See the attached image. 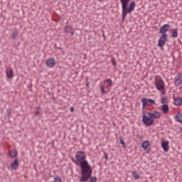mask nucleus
I'll use <instances>...</instances> for the list:
<instances>
[{"mask_svg":"<svg viewBox=\"0 0 182 182\" xmlns=\"http://www.w3.org/2000/svg\"><path fill=\"white\" fill-rule=\"evenodd\" d=\"M75 159L80 163L81 168V182H87L92 176V169L88 161L86 160V155L83 151H78L75 154Z\"/></svg>","mask_w":182,"mask_h":182,"instance_id":"nucleus-1","label":"nucleus"},{"mask_svg":"<svg viewBox=\"0 0 182 182\" xmlns=\"http://www.w3.org/2000/svg\"><path fill=\"white\" fill-rule=\"evenodd\" d=\"M113 82L111 79H107L104 80V84L100 85V89L101 90V92L102 94H107L110 91L111 87L112 86Z\"/></svg>","mask_w":182,"mask_h":182,"instance_id":"nucleus-2","label":"nucleus"},{"mask_svg":"<svg viewBox=\"0 0 182 182\" xmlns=\"http://www.w3.org/2000/svg\"><path fill=\"white\" fill-rule=\"evenodd\" d=\"M155 85H156V89L160 92H161L162 95H165V92H164V88H165L164 82L159 76L155 77Z\"/></svg>","mask_w":182,"mask_h":182,"instance_id":"nucleus-3","label":"nucleus"},{"mask_svg":"<svg viewBox=\"0 0 182 182\" xmlns=\"http://www.w3.org/2000/svg\"><path fill=\"white\" fill-rule=\"evenodd\" d=\"M135 7H136V4L134 1H132L129 4L128 10L122 9V21H125V18L127 14H132V12L134 11Z\"/></svg>","mask_w":182,"mask_h":182,"instance_id":"nucleus-4","label":"nucleus"},{"mask_svg":"<svg viewBox=\"0 0 182 182\" xmlns=\"http://www.w3.org/2000/svg\"><path fill=\"white\" fill-rule=\"evenodd\" d=\"M142 122L147 127L151 126L154 122V119L148 114V112L144 113Z\"/></svg>","mask_w":182,"mask_h":182,"instance_id":"nucleus-5","label":"nucleus"},{"mask_svg":"<svg viewBox=\"0 0 182 182\" xmlns=\"http://www.w3.org/2000/svg\"><path fill=\"white\" fill-rule=\"evenodd\" d=\"M167 39H168V35L167 34L162 35V36H161L159 38V39L158 40V46L159 48H163L165 46V44L167 41Z\"/></svg>","mask_w":182,"mask_h":182,"instance_id":"nucleus-6","label":"nucleus"},{"mask_svg":"<svg viewBox=\"0 0 182 182\" xmlns=\"http://www.w3.org/2000/svg\"><path fill=\"white\" fill-rule=\"evenodd\" d=\"M147 115H149V117L152 118L154 120L160 119L161 117V113L159 111H154L153 112H147Z\"/></svg>","mask_w":182,"mask_h":182,"instance_id":"nucleus-7","label":"nucleus"},{"mask_svg":"<svg viewBox=\"0 0 182 182\" xmlns=\"http://www.w3.org/2000/svg\"><path fill=\"white\" fill-rule=\"evenodd\" d=\"M46 65L48 68H53L56 65V60L54 58H48Z\"/></svg>","mask_w":182,"mask_h":182,"instance_id":"nucleus-8","label":"nucleus"},{"mask_svg":"<svg viewBox=\"0 0 182 182\" xmlns=\"http://www.w3.org/2000/svg\"><path fill=\"white\" fill-rule=\"evenodd\" d=\"M141 102H142L143 108H144L146 106L156 104L155 100L152 99H146V98H142Z\"/></svg>","mask_w":182,"mask_h":182,"instance_id":"nucleus-9","label":"nucleus"},{"mask_svg":"<svg viewBox=\"0 0 182 182\" xmlns=\"http://www.w3.org/2000/svg\"><path fill=\"white\" fill-rule=\"evenodd\" d=\"M169 28L170 26L168 24H164L160 28L159 33H161L162 36L166 35V33L168 31Z\"/></svg>","mask_w":182,"mask_h":182,"instance_id":"nucleus-10","label":"nucleus"},{"mask_svg":"<svg viewBox=\"0 0 182 182\" xmlns=\"http://www.w3.org/2000/svg\"><path fill=\"white\" fill-rule=\"evenodd\" d=\"M161 147L165 152H168L169 151V141L167 140H161Z\"/></svg>","mask_w":182,"mask_h":182,"instance_id":"nucleus-11","label":"nucleus"},{"mask_svg":"<svg viewBox=\"0 0 182 182\" xmlns=\"http://www.w3.org/2000/svg\"><path fill=\"white\" fill-rule=\"evenodd\" d=\"M174 83L176 86L182 85V74L178 73L175 77Z\"/></svg>","mask_w":182,"mask_h":182,"instance_id":"nucleus-12","label":"nucleus"},{"mask_svg":"<svg viewBox=\"0 0 182 182\" xmlns=\"http://www.w3.org/2000/svg\"><path fill=\"white\" fill-rule=\"evenodd\" d=\"M6 74L8 79H13L14 77V70L11 68H7Z\"/></svg>","mask_w":182,"mask_h":182,"instance_id":"nucleus-13","label":"nucleus"},{"mask_svg":"<svg viewBox=\"0 0 182 182\" xmlns=\"http://www.w3.org/2000/svg\"><path fill=\"white\" fill-rule=\"evenodd\" d=\"M130 0H120V4H122V10H129L127 8Z\"/></svg>","mask_w":182,"mask_h":182,"instance_id":"nucleus-14","label":"nucleus"},{"mask_svg":"<svg viewBox=\"0 0 182 182\" xmlns=\"http://www.w3.org/2000/svg\"><path fill=\"white\" fill-rule=\"evenodd\" d=\"M64 33L65 34L71 33V36H73L75 33L73 31V27L71 26L67 25L64 27Z\"/></svg>","mask_w":182,"mask_h":182,"instance_id":"nucleus-15","label":"nucleus"},{"mask_svg":"<svg viewBox=\"0 0 182 182\" xmlns=\"http://www.w3.org/2000/svg\"><path fill=\"white\" fill-rule=\"evenodd\" d=\"M19 167V160L18 159H16L14 162L11 163V168L13 170H17Z\"/></svg>","mask_w":182,"mask_h":182,"instance_id":"nucleus-16","label":"nucleus"},{"mask_svg":"<svg viewBox=\"0 0 182 182\" xmlns=\"http://www.w3.org/2000/svg\"><path fill=\"white\" fill-rule=\"evenodd\" d=\"M18 151L16 149L10 150L9 152V156L11 159H14L17 156Z\"/></svg>","mask_w":182,"mask_h":182,"instance_id":"nucleus-17","label":"nucleus"},{"mask_svg":"<svg viewBox=\"0 0 182 182\" xmlns=\"http://www.w3.org/2000/svg\"><path fill=\"white\" fill-rule=\"evenodd\" d=\"M161 110L162 113L164 114H168V112H169L168 105H163L161 106Z\"/></svg>","mask_w":182,"mask_h":182,"instance_id":"nucleus-18","label":"nucleus"},{"mask_svg":"<svg viewBox=\"0 0 182 182\" xmlns=\"http://www.w3.org/2000/svg\"><path fill=\"white\" fill-rule=\"evenodd\" d=\"M174 104L176 106H181L182 105V96L178 97L174 100Z\"/></svg>","mask_w":182,"mask_h":182,"instance_id":"nucleus-19","label":"nucleus"},{"mask_svg":"<svg viewBox=\"0 0 182 182\" xmlns=\"http://www.w3.org/2000/svg\"><path fill=\"white\" fill-rule=\"evenodd\" d=\"M150 146V142L149 141H144L142 144H141V148L144 150H147L148 148Z\"/></svg>","mask_w":182,"mask_h":182,"instance_id":"nucleus-20","label":"nucleus"},{"mask_svg":"<svg viewBox=\"0 0 182 182\" xmlns=\"http://www.w3.org/2000/svg\"><path fill=\"white\" fill-rule=\"evenodd\" d=\"M176 120L182 124V114L178 113L176 116Z\"/></svg>","mask_w":182,"mask_h":182,"instance_id":"nucleus-21","label":"nucleus"},{"mask_svg":"<svg viewBox=\"0 0 182 182\" xmlns=\"http://www.w3.org/2000/svg\"><path fill=\"white\" fill-rule=\"evenodd\" d=\"M171 36H172V38H174L178 37V29L177 28L173 29Z\"/></svg>","mask_w":182,"mask_h":182,"instance_id":"nucleus-22","label":"nucleus"},{"mask_svg":"<svg viewBox=\"0 0 182 182\" xmlns=\"http://www.w3.org/2000/svg\"><path fill=\"white\" fill-rule=\"evenodd\" d=\"M132 176L135 178V179H139V174L137 173V172H136V171H132Z\"/></svg>","mask_w":182,"mask_h":182,"instance_id":"nucleus-23","label":"nucleus"},{"mask_svg":"<svg viewBox=\"0 0 182 182\" xmlns=\"http://www.w3.org/2000/svg\"><path fill=\"white\" fill-rule=\"evenodd\" d=\"M18 32L17 31H14L13 34H12V38L14 40H16L17 36H18Z\"/></svg>","mask_w":182,"mask_h":182,"instance_id":"nucleus-24","label":"nucleus"},{"mask_svg":"<svg viewBox=\"0 0 182 182\" xmlns=\"http://www.w3.org/2000/svg\"><path fill=\"white\" fill-rule=\"evenodd\" d=\"M54 182H62V178L60 176H55L54 178Z\"/></svg>","mask_w":182,"mask_h":182,"instance_id":"nucleus-25","label":"nucleus"},{"mask_svg":"<svg viewBox=\"0 0 182 182\" xmlns=\"http://www.w3.org/2000/svg\"><path fill=\"white\" fill-rule=\"evenodd\" d=\"M119 141H120V144L122 145L123 148H126V144H125L124 139H120Z\"/></svg>","mask_w":182,"mask_h":182,"instance_id":"nucleus-26","label":"nucleus"},{"mask_svg":"<svg viewBox=\"0 0 182 182\" xmlns=\"http://www.w3.org/2000/svg\"><path fill=\"white\" fill-rule=\"evenodd\" d=\"M161 102L162 104H166L167 102V98L166 97H162L161 100Z\"/></svg>","mask_w":182,"mask_h":182,"instance_id":"nucleus-27","label":"nucleus"},{"mask_svg":"<svg viewBox=\"0 0 182 182\" xmlns=\"http://www.w3.org/2000/svg\"><path fill=\"white\" fill-rule=\"evenodd\" d=\"M97 180L96 176L91 177V180H90V182H96Z\"/></svg>","mask_w":182,"mask_h":182,"instance_id":"nucleus-28","label":"nucleus"},{"mask_svg":"<svg viewBox=\"0 0 182 182\" xmlns=\"http://www.w3.org/2000/svg\"><path fill=\"white\" fill-rule=\"evenodd\" d=\"M70 110L71 111V112H75V109L73 107H71V108L70 109Z\"/></svg>","mask_w":182,"mask_h":182,"instance_id":"nucleus-29","label":"nucleus"},{"mask_svg":"<svg viewBox=\"0 0 182 182\" xmlns=\"http://www.w3.org/2000/svg\"><path fill=\"white\" fill-rule=\"evenodd\" d=\"M35 114H36V116L40 115V112H39L38 110L36 111V113H35Z\"/></svg>","mask_w":182,"mask_h":182,"instance_id":"nucleus-30","label":"nucleus"},{"mask_svg":"<svg viewBox=\"0 0 182 182\" xmlns=\"http://www.w3.org/2000/svg\"><path fill=\"white\" fill-rule=\"evenodd\" d=\"M112 65H114V66L116 65V62L114 61V60H112Z\"/></svg>","mask_w":182,"mask_h":182,"instance_id":"nucleus-31","label":"nucleus"},{"mask_svg":"<svg viewBox=\"0 0 182 182\" xmlns=\"http://www.w3.org/2000/svg\"><path fill=\"white\" fill-rule=\"evenodd\" d=\"M85 85H86L87 87H89L90 83H89L88 82H87V84H85Z\"/></svg>","mask_w":182,"mask_h":182,"instance_id":"nucleus-32","label":"nucleus"},{"mask_svg":"<svg viewBox=\"0 0 182 182\" xmlns=\"http://www.w3.org/2000/svg\"><path fill=\"white\" fill-rule=\"evenodd\" d=\"M63 1H66V0H63Z\"/></svg>","mask_w":182,"mask_h":182,"instance_id":"nucleus-33","label":"nucleus"},{"mask_svg":"<svg viewBox=\"0 0 182 182\" xmlns=\"http://www.w3.org/2000/svg\"><path fill=\"white\" fill-rule=\"evenodd\" d=\"M100 1H102L103 0H99Z\"/></svg>","mask_w":182,"mask_h":182,"instance_id":"nucleus-34","label":"nucleus"},{"mask_svg":"<svg viewBox=\"0 0 182 182\" xmlns=\"http://www.w3.org/2000/svg\"><path fill=\"white\" fill-rule=\"evenodd\" d=\"M181 133H182V129H181Z\"/></svg>","mask_w":182,"mask_h":182,"instance_id":"nucleus-35","label":"nucleus"}]
</instances>
